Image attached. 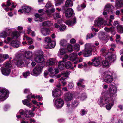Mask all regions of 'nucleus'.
Masks as SVG:
<instances>
[{
    "label": "nucleus",
    "instance_id": "24",
    "mask_svg": "<svg viewBox=\"0 0 123 123\" xmlns=\"http://www.w3.org/2000/svg\"><path fill=\"white\" fill-rule=\"evenodd\" d=\"M35 21H39L41 22L43 20V18L42 17V16L38 14H35Z\"/></svg>",
    "mask_w": 123,
    "mask_h": 123
},
{
    "label": "nucleus",
    "instance_id": "59",
    "mask_svg": "<svg viewBox=\"0 0 123 123\" xmlns=\"http://www.w3.org/2000/svg\"><path fill=\"white\" fill-rule=\"evenodd\" d=\"M61 73L62 75L65 77L68 76L69 74V72L67 71L62 72Z\"/></svg>",
    "mask_w": 123,
    "mask_h": 123
},
{
    "label": "nucleus",
    "instance_id": "58",
    "mask_svg": "<svg viewBox=\"0 0 123 123\" xmlns=\"http://www.w3.org/2000/svg\"><path fill=\"white\" fill-rule=\"evenodd\" d=\"M80 46L79 44H75L74 47V49L75 50L79 51L80 50Z\"/></svg>",
    "mask_w": 123,
    "mask_h": 123
},
{
    "label": "nucleus",
    "instance_id": "3",
    "mask_svg": "<svg viewBox=\"0 0 123 123\" xmlns=\"http://www.w3.org/2000/svg\"><path fill=\"white\" fill-rule=\"evenodd\" d=\"M96 48L91 44L87 43L85 45V48L83 51V54L84 56L88 57L92 55L91 52L92 50H94Z\"/></svg>",
    "mask_w": 123,
    "mask_h": 123
},
{
    "label": "nucleus",
    "instance_id": "20",
    "mask_svg": "<svg viewBox=\"0 0 123 123\" xmlns=\"http://www.w3.org/2000/svg\"><path fill=\"white\" fill-rule=\"evenodd\" d=\"M56 44V42L54 40V41L47 44V45L45 47L46 49L52 48L55 46Z\"/></svg>",
    "mask_w": 123,
    "mask_h": 123
},
{
    "label": "nucleus",
    "instance_id": "64",
    "mask_svg": "<svg viewBox=\"0 0 123 123\" xmlns=\"http://www.w3.org/2000/svg\"><path fill=\"white\" fill-rule=\"evenodd\" d=\"M111 48H110V50L111 51H114V48H115L116 47V45L114 44H111Z\"/></svg>",
    "mask_w": 123,
    "mask_h": 123
},
{
    "label": "nucleus",
    "instance_id": "40",
    "mask_svg": "<svg viewBox=\"0 0 123 123\" xmlns=\"http://www.w3.org/2000/svg\"><path fill=\"white\" fill-rule=\"evenodd\" d=\"M86 5L84 3H83L81 5L79 6L77 8L78 11H80L81 10L83 9L86 7Z\"/></svg>",
    "mask_w": 123,
    "mask_h": 123
},
{
    "label": "nucleus",
    "instance_id": "26",
    "mask_svg": "<svg viewBox=\"0 0 123 123\" xmlns=\"http://www.w3.org/2000/svg\"><path fill=\"white\" fill-rule=\"evenodd\" d=\"M104 30L107 32H111L112 34L113 35H115L116 33L115 32H113L115 30V29L113 27H111L109 28L105 27L104 28Z\"/></svg>",
    "mask_w": 123,
    "mask_h": 123
},
{
    "label": "nucleus",
    "instance_id": "51",
    "mask_svg": "<svg viewBox=\"0 0 123 123\" xmlns=\"http://www.w3.org/2000/svg\"><path fill=\"white\" fill-rule=\"evenodd\" d=\"M53 6L52 3L49 1H48L46 4L45 7L47 8H49Z\"/></svg>",
    "mask_w": 123,
    "mask_h": 123
},
{
    "label": "nucleus",
    "instance_id": "29",
    "mask_svg": "<svg viewBox=\"0 0 123 123\" xmlns=\"http://www.w3.org/2000/svg\"><path fill=\"white\" fill-rule=\"evenodd\" d=\"M117 32L120 33H123V26L118 25L117 26Z\"/></svg>",
    "mask_w": 123,
    "mask_h": 123
},
{
    "label": "nucleus",
    "instance_id": "38",
    "mask_svg": "<svg viewBox=\"0 0 123 123\" xmlns=\"http://www.w3.org/2000/svg\"><path fill=\"white\" fill-rule=\"evenodd\" d=\"M107 58L106 59V60H105L104 61L102 62V64L103 65L105 66H108L110 65L109 63L108 62V61L107 60H108L110 61L108 59V58L107 57ZM115 60H115L114 61L113 60H110V61H112V62H113Z\"/></svg>",
    "mask_w": 123,
    "mask_h": 123
},
{
    "label": "nucleus",
    "instance_id": "43",
    "mask_svg": "<svg viewBox=\"0 0 123 123\" xmlns=\"http://www.w3.org/2000/svg\"><path fill=\"white\" fill-rule=\"evenodd\" d=\"M60 54L61 55H64L66 53L65 50L64 49H60L59 51Z\"/></svg>",
    "mask_w": 123,
    "mask_h": 123
},
{
    "label": "nucleus",
    "instance_id": "4",
    "mask_svg": "<svg viewBox=\"0 0 123 123\" xmlns=\"http://www.w3.org/2000/svg\"><path fill=\"white\" fill-rule=\"evenodd\" d=\"M100 52L104 56L107 57L110 61L111 60L114 61L116 58V55L115 54H111L110 52L107 53V50L105 48H102L100 50Z\"/></svg>",
    "mask_w": 123,
    "mask_h": 123
},
{
    "label": "nucleus",
    "instance_id": "30",
    "mask_svg": "<svg viewBox=\"0 0 123 123\" xmlns=\"http://www.w3.org/2000/svg\"><path fill=\"white\" fill-rule=\"evenodd\" d=\"M25 61L24 60L20 59L17 62V65L18 67H22L24 66V62Z\"/></svg>",
    "mask_w": 123,
    "mask_h": 123
},
{
    "label": "nucleus",
    "instance_id": "35",
    "mask_svg": "<svg viewBox=\"0 0 123 123\" xmlns=\"http://www.w3.org/2000/svg\"><path fill=\"white\" fill-rule=\"evenodd\" d=\"M10 44L14 47L17 48L19 46L20 43L18 42L13 41Z\"/></svg>",
    "mask_w": 123,
    "mask_h": 123
},
{
    "label": "nucleus",
    "instance_id": "5",
    "mask_svg": "<svg viewBox=\"0 0 123 123\" xmlns=\"http://www.w3.org/2000/svg\"><path fill=\"white\" fill-rule=\"evenodd\" d=\"M43 67L41 66L38 65L36 66L31 72V74L35 76H37L40 74L42 71Z\"/></svg>",
    "mask_w": 123,
    "mask_h": 123
},
{
    "label": "nucleus",
    "instance_id": "37",
    "mask_svg": "<svg viewBox=\"0 0 123 123\" xmlns=\"http://www.w3.org/2000/svg\"><path fill=\"white\" fill-rule=\"evenodd\" d=\"M77 54L75 53H72L70 55V60H74L76 59H78V58L77 57Z\"/></svg>",
    "mask_w": 123,
    "mask_h": 123
},
{
    "label": "nucleus",
    "instance_id": "11",
    "mask_svg": "<svg viewBox=\"0 0 123 123\" xmlns=\"http://www.w3.org/2000/svg\"><path fill=\"white\" fill-rule=\"evenodd\" d=\"M57 62V61L55 59L50 58L47 60L46 64L47 66H52L56 64Z\"/></svg>",
    "mask_w": 123,
    "mask_h": 123
},
{
    "label": "nucleus",
    "instance_id": "21",
    "mask_svg": "<svg viewBox=\"0 0 123 123\" xmlns=\"http://www.w3.org/2000/svg\"><path fill=\"white\" fill-rule=\"evenodd\" d=\"M23 39L24 40H26L28 41V42L29 44H31L33 43V40L31 37H28L27 35H24Z\"/></svg>",
    "mask_w": 123,
    "mask_h": 123
},
{
    "label": "nucleus",
    "instance_id": "28",
    "mask_svg": "<svg viewBox=\"0 0 123 123\" xmlns=\"http://www.w3.org/2000/svg\"><path fill=\"white\" fill-rule=\"evenodd\" d=\"M58 67L60 70L63 69L65 67V63L63 61H59L58 62Z\"/></svg>",
    "mask_w": 123,
    "mask_h": 123
},
{
    "label": "nucleus",
    "instance_id": "53",
    "mask_svg": "<svg viewBox=\"0 0 123 123\" xmlns=\"http://www.w3.org/2000/svg\"><path fill=\"white\" fill-rule=\"evenodd\" d=\"M66 27L65 25H62L59 27V29L60 31H63L65 30Z\"/></svg>",
    "mask_w": 123,
    "mask_h": 123
},
{
    "label": "nucleus",
    "instance_id": "9",
    "mask_svg": "<svg viewBox=\"0 0 123 123\" xmlns=\"http://www.w3.org/2000/svg\"><path fill=\"white\" fill-rule=\"evenodd\" d=\"M75 97L76 99H80L81 100H83L87 97L86 94L84 93H81L77 92L75 94Z\"/></svg>",
    "mask_w": 123,
    "mask_h": 123
},
{
    "label": "nucleus",
    "instance_id": "39",
    "mask_svg": "<svg viewBox=\"0 0 123 123\" xmlns=\"http://www.w3.org/2000/svg\"><path fill=\"white\" fill-rule=\"evenodd\" d=\"M66 49L67 51L69 52H71L73 51L72 46L71 44H69L68 45Z\"/></svg>",
    "mask_w": 123,
    "mask_h": 123
},
{
    "label": "nucleus",
    "instance_id": "1",
    "mask_svg": "<svg viewBox=\"0 0 123 123\" xmlns=\"http://www.w3.org/2000/svg\"><path fill=\"white\" fill-rule=\"evenodd\" d=\"M117 90L115 87L113 86L110 87L109 91L102 92L101 94L102 96L98 101L100 106H103L107 103L111 101H113L114 98L116 96Z\"/></svg>",
    "mask_w": 123,
    "mask_h": 123
},
{
    "label": "nucleus",
    "instance_id": "19",
    "mask_svg": "<svg viewBox=\"0 0 123 123\" xmlns=\"http://www.w3.org/2000/svg\"><path fill=\"white\" fill-rule=\"evenodd\" d=\"M115 6L117 8H120L123 7V0H117L115 2Z\"/></svg>",
    "mask_w": 123,
    "mask_h": 123
},
{
    "label": "nucleus",
    "instance_id": "50",
    "mask_svg": "<svg viewBox=\"0 0 123 123\" xmlns=\"http://www.w3.org/2000/svg\"><path fill=\"white\" fill-rule=\"evenodd\" d=\"M78 102L76 101H73L72 103V105L73 107L74 108L76 107L78 105Z\"/></svg>",
    "mask_w": 123,
    "mask_h": 123
},
{
    "label": "nucleus",
    "instance_id": "57",
    "mask_svg": "<svg viewBox=\"0 0 123 123\" xmlns=\"http://www.w3.org/2000/svg\"><path fill=\"white\" fill-rule=\"evenodd\" d=\"M112 21L110 19H109L107 20L106 22L105 23V24L107 26H112V24H111V22Z\"/></svg>",
    "mask_w": 123,
    "mask_h": 123
},
{
    "label": "nucleus",
    "instance_id": "18",
    "mask_svg": "<svg viewBox=\"0 0 123 123\" xmlns=\"http://www.w3.org/2000/svg\"><path fill=\"white\" fill-rule=\"evenodd\" d=\"M105 81L108 83H110L112 82L113 80L112 77L109 75H106L104 79Z\"/></svg>",
    "mask_w": 123,
    "mask_h": 123
},
{
    "label": "nucleus",
    "instance_id": "62",
    "mask_svg": "<svg viewBox=\"0 0 123 123\" xmlns=\"http://www.w3.org/2000/svg\"><path fill=\"white\" fill-rule=\"evenodd\" d=\"M93 37L94 35L92 33L88 34L87 35L86 39H90Z\"/></svg>",
    "mask_w": 123,
    "mask_h": 123
},
{
    "label": "nucleus",
    "instance_id": "46",
    "mask_svg": "<svg viewBox=\"0 0 123 123\" xmlns=\"http://www.w3.org/2000/svg\"><path fill=\"white\" fill-rule=\"evenodd\" d=\"M65 67L67 69L70 68L71 66V64L70 62L68 61L65 64Z\"/></svg>",
    "mask_w": 123,
    "mask_h": 123
},
{
    "label": "nucleus",
    "instance_id": "14",
    "mask_svg": "<svg viewBox=\"0 0 123 123\" xmlns=\"http://www.w3.org/2000/svg\"><path fill=\"white\" fill-rule=\"evenodd\" d=\"M62 93V91L58 89H56L54 90L52 92V96L54 97L60 96Z\"/></svg>",
    "mask_w": 123,
    "mask_h": 123
},
{
    "label": "nucleus",
    "instance_id": "47",
    "mask_svg": "<svg viewBox=\"0 0 123 123\" xmlns=\"http://www.w3.org/2000/svg\"><path fill=\"white\" fill-rule=\"evenodd\" d=\"M48 71L50 73V76L53 78H54V76H55V75L53 72H52L53 71V69L52 68H49L48 69Z\"/></svg>",
    "mask_w": 123,
    "mask_h": 123
},
{
    "label": "nucleus",
    "instance_id": "48",
    "mask_svg": "<svg viewBox=\"0 0 123 123\" xmlns=\"http://www.w3.org/2000/svg\"><path fill=\"white\" fill-rule=\"evenodd\" d=\"M67 41L66 40L62 39L60 41V44L61 45L64 46L67 44Z\"/></svg>",
    "mask_w": 123,
    "mask_h": 123
},
{
    "label": "nucleus",
    "instance_id": "55",
    "mask_svg": "<svg viewBox=\"0 0 123 123\" xmlns=\"http://www.w3.org/2000/svg\"><path fill=\"white\" fill-rule=\"evenodd\" d=\"M44 41L46 42H47V44L51 42V38L49 37H47L45 38Z\"/></svg>",
    "mask_w": 123,
    "mask_h": 123
},
{
    "label": "nucleus",
    "instance_id": "15",
    "mask_svg": "<svg viewBox=\"0 0 123 123\" xmlns=\"http://www.w3.org/2000/svg\"><path fill=\"white\" fill-rule=\"evenodd\" d=\"M31 10V8L28 6H24L22 7V9L18 10V11L20 12L21 13L23 12L25 13L29 12Z\"/></svg>",
    "mask_w": 123,
    "mask_h": 123
},
{
    "label": "nucleus",
    "instance_id": "27",
    "mask_svg": "<svg viewBox=\"0 0 123 123\" xmlns=\"http://www.w3.org/2000/svg\"><path fill=\"white\" fill-rule=\"evenodd\" d=\"M76 23V18L75 17L73 18L71 20L67 21L66 24L69 26H71Z\"/></svg>",
    "mask_w": 123,
    "mask_h": 123
},
{
    "label": "nucleus",
    "instance_id": "16",
    "mask_svg": "<svg viewBox=\"0 0 123 123\" xmlns=\"http://www.w3.org/2000/svg\"><path fill=\"white\" fill-rule=\"evenodd\" d=\"M73 98V95L71 93H67L65 94V99L67 101H71L72 99Z\"/></svg>",
    "mask_w": 123,
    "mask_h": 123
},
{
    "label": "nucleus",
    "instance_id": "52",
    "mask_svg": "<svg viewBox=\"0 0 123 123\" xmlns=\"http://www.w3.org/2000/svg\"><path fill=\"white\" fill-rule=\"evenodd\" d=\"M64 0H55V5L57 6H59Z\"/></svg>",
    "mask_w": 123,
    "mask_h": 123
},
{
    "label": "nucleus",
    "instance_id": "2",
    "mask_svg": "<svg viewBox=\"0 0 123 123\" xmlns=\"http://www.w3.org/2000/svg\"><path fill=\"white\" fill-rule=\"evenodd\" d=\"M24 113H25L24 115L25 117H22V118L24 119H26V118L31 117H32L33 115V113L31 111L26 110L25 112L22 109H21L20 110L19 112L17 113L16 115L17 118H22L21 115H22Z\"/></svg>",
    "mask_w": 123,
    "mask_h": 123
},
{
    "label": "nucleus",
    "instance_id": "45",
    "mask_svg": "<svg viewBox=\"0 0 123 123\" xmlns=\"http://www.w3.org/2000/svg\"><path fill=\"white\" fill-rule=\"evenodd\" d=\"M4 66L5 67V68H10L11 66V62L10 61L6 62Z\"/></svg>",
    "mask_w": 123,
    "mask_h": 123
},
{
    "label": "nucleus",
    "instance_id": "56",
    "mask_svg": "<svg viewBox=\"0 0 123 123\" xmlns=\"http://www.w3.org/2000/svg\"><path fill=\"white\" fill-rule=\"evenodd\" d=\"M2 57L3 58V60H5L6 59L9 58V56L8 54H1Z\"/></svg>",
    "mask_w": 123,
    "mask_h": 123
},
{
    "label": "nucleus",
    "instance_id": "36",
    "mask_svg": "<svg viewBox=\"0 0 123 123\" xmlns=\"http://www.w3.org/2000/svg\"><path fill=\"white\" fill-rule=\"evenodd\" d=\"M112 10L111 7L109 4H106L104 9V11H106L108 12L111 11Z\"/></svg>",
    "mask_w": 123,
    "mask_h": 123
},
{
    "label": "nucleus",
    "instance_id": "49",
    "mask_svg": "<svg viewBox=\"0 0 123 123\" xmlns=\"http://www.w3.org/2000/svg\"><path fill=\"white\" fill-rule=\"evenodd\" d=\"M61 16L58 13H55L53 15V17L54 19H56L60 17Z\"/></svg>",
    "mask_w": 123,
    "mask_h": 123
},
{
    "label": "nucleus",
    "instance_id": "6",
    "mask_svg": "<svg viewBox=\"0 0 123 123\" xmlns=\"http://www.w3.org/2000/svg\"><path fill=\"white\" fill-rule=\"evenodd\" d=\"M8 93V90L5 88L0 89V99L1 101H4L7 98V94Z\"/></svg>",
    "mask_w": 123,
    "mask_h": 123
},
{
    "label": "nucleus",
    "instance_id": "63",
    "mask_svg": "<svg viewBox=\"0 0 123 123\" xmlns=\"http://www.w3.org/2000/svg\"><path fill=\"white\" fill-rule=\"evenodd\" d=\"M45 12L47 14V16L49 17H50L51 15L49 10H46L45 11Z\"/></svg>",
    "mask_w": 123,
    "mask_h": 123
},
{
    "label": "nucleus",
    "instance_id": "42",
    "mask_svg": "<svg viewBox=\"0 0 123 123\" xmlns=\"http://www.w3.org/2000/svg\"><path fill=\"white\" fill-rule=\"evenodd\" d=\"M12 38L8 37L7 39L4 41V42L6 44H9L10 42H12Z\"/></svg>",
    "mask_w": 123,
    "mask_h": 123
},
{
    "label": "nucleus",
    "instance_id": "32",
    "mask_svg": "<svg viewBox=\"0 0 123 123\" xmlns=\"http://www.w3.org/2000/svg\"><path fill=\"white\" fill-rule=\"evenodd\" d=\"M114 101V100H113V101H111L109 102H112L111 103L110 102L106 106V109L108 110H110L112 107L114 105V103L113 102ZM109 103V102L108 103ZM107 103H106L107 104Z\"/></svg>",
    "mask_w": 123,
    "mask_h": 123
},
{
    "label": "nucleus",
    "instance_id": "17",
    "mask_svg": "<svg viewBox=\"0 0 123 123\" xmlns=\"http://www.w3.org/2000/svg\"><path fill=\"white\" fill-rule=\"evenodd\" d=\"M1 71L2 74L5 76L9 75L11 72V70L9 68H1Z\"/></svg>",
    "mask_w": 123,
    "mask_h": 123
},
{
    "label": "nucleus",
    "instance_id": "25",
    "mask_svg": "<svg viewBox=\"0 0 123 123\" xmlns=\"http://www.w3.org/2000/svg\"><path fill=\"white\" fill-rule=\"evenodd\" d=\"M34 60L35 62L37 63H40L43 62L44 59L43 57L37 56L35 57Z\"/></svg>",
    "mask_w": 123,
    "mask_h": 123
},
{
    "label": "nucleus",
    "instance_id": "60",
    "mask_svg": "<svg viewBox=\"0 0 123 123\" xmlns=\"http://www.w3.org/2000/svg\"><path fill=\"white\" fill-rule=\"evenodd\" d=\"M29 74L30 72L29 71H27L25 72H24L23 74V76L25 78H26Z\"/></svg>",
    "mask_w": 123,
    "mask_h": 123
},
{
    "label": "nucleus",
    "instance_id": "12",
    "mask_svg": "<svg viewBox=\"0 0 123 123\" xmlns=\"http://www.w3.org/2000/svg\"><path fill=\"white\" fill-rule=\"evenodd\" d=\"M64 13L65 16L66 17H70L73 15L74 12L72 8H69L65 11Z\"/></svg>",
    "mask_w": 123,
    "mask_h": 123
},
{
    "label": "nucleus",
    "instance_id": "7",
    "mask_svg": "<svg viewBox=\"0 0 123 123\" xmlns=\"http://www.w3.org/2000/svg\"><path fill=\"white\" fill-rule=\"evenodd\" d=\"M64 104L63 100L62 98H59L57 99L55 102L54 106L57 108L62 107Z\"/></svg>",
    "mask_w": 123,
    "mask_h": 123
},
{
    "label": "nucleus",
    "instance_id": "61",
    "mask_svg": "<svg viewBox=\"0 0 123 123\" xmlns=\"http://www.w3.org/2000/svg\"><path fill=\"white\" fill-rule=\"evenodd\" d=\"M11 3L10 2V1L9 0H8L7 1L6 4V5H5L4 4H3L2 5V7H7L10 6L11 5Z\"/></svg>",
    "mask_w": 123,
    "mask_h": 123
},
{
    "label": "nucleus",
    "instance_id": "22",
    "mask_svg": "<svg viewBox=\"0 0 123 123\" xmlns=\"http://www.w3.org/2000/svg\"><path fill=\"white\" fill-rule=\"evenodd\" d=\"M73 5V2L70 0H67L66 2L65 6L63 7V9H65V7H71Z\"/></svg>",
    "mask_w": 123,
    "mask_h": 123
},
{
    "label": "nucleus",
    "instance_id": "23",
    "mask_svg": "<svg viewBox=\"0 0 123 123\" xmlns=\"http://www.w3.org/2000/svg\"><path fill=\"white\" fill-rule=\"evenodd\" d=\"M23 104L28 107L31 108L32 106V104L27 99L23 100L22 101Z\"/></svg>",
    "mask_w": 123,
    "mask_h": 123
},
{
    "label": "nucleus",
    "instance_id": "34",
    "mask_svg": "<svg viewBox=\"0 0 123 123\" xmlns=\"http://www.w3.org/2000/svg\"><path fill=\"white\" fill-rule=\"evenodd\" d=\"M25 57L27 59H30L32 56V53L31 51H28L25 52Z\"/></svg>",
    "mask_w": 123,
    "mask_h": 123
},
{
    "label": "nucleus",
    "instance_id": "54",
    "mask_svg": "<svg viewBox=\"0 0 123 123\" xmlns=\"http://www.w3.org/2000/svg\"><path fill=\"white\" fill-rule=\"evenodd\" d=\"M74 84L72 82H69L68 85V87L70 89H72L74 87Z\"/></svg>",
    "mask_w": 123,
    "mask_h": 123
},
{
    "label": "nucleus",
    "instance_id": "44",
    "mask_svg": "<svg viewBox=\"0 0 123 123\" xmlns=\"http://www.w3.org/2000/svg\"><path fill=\"white\" fill-rule=\"evenodd\" d=\"M12 35L13 37L16 38H18L20 36L19 33L17 31L14 32L13 33Z\"/></svg>",
    "mask_w": 123,
    "mask_h": 123
},
{
    "label": "nucleus",
    "instance_id": "41",
    "mask_svg": "<svg viewBox=\"0 0 123 123\" xmlns=\"http://www.w3.org/2000/svg\"><path fill=\"white\" fill-rule=\"evenodd\" d=\"M7 35L6 31H3L0 34V37L1 38H5L6 37Z\"/></svg>",
    "mask_w": 123,
    "mask_h": 123
},
{
    "label": "nucleus",
    "instance_id": "33",
    "mask_svg": "<svg viewBox=\"0 0 123 123\" xmlns=\"http://www.w3.org/2000/svg\"><path fill=\"white\" fill-rule=\"evenodd\" d=\"M52 25H53V23L49 21H44L42 23L43 26H49Z\"/></svg>",
    "mask_w": 123,
    "mask_h": 123
},
{
    "label": "nucleus",
    "instance_id": "31",
    "mask_svg": "<svg viewBox=\"0 0 123 123\" xmlns=\"http://www.w3.org/2000/svg\"><path fill=\"white\" fill-rule=\"evenodd\" d=\"M35 57H43V53L41 50H37L35 52Z\"/></svg>",
    "mask_w": 123,
    "mask_h": 123
},
{
    "label": "nucleus",
    "instance_id": "10",
    "mask_svg": "<svg viewBox=\"0 0 123 123\" xmlns=\"http://www.w3.org/2000/svg\"><path fill=\"white\" fill-rule=\"evenodd\" d=\"M103 23V19L101 17H99L97 18L95 20L94 25V26L98 27L102 25Z\"/></svg>",
    "mask_w": 123,
    "mask_h": 123
},
{
    "label": "nucleus",
    "instance_id": "8",
    "mask_svg": "<svg viewBox=\"0 0 123 123\" xmlns=\"http://www.w3.org/2000/svg\"><path fill=\"white\" fill-rule=\"evenodd\" d=\"M101 58L99 57H94L92 60V61L93 62V65L95 66H99L101 64Z\"/></svg>",
    "mask_w": 123,
    "mask_h": 123
},
{
    "label": "nucleus",
    "instance_id": "13",
    "mask_svg": "<svg viewBox=\"0 0 123 123\" xmlns=\"http://www.w3.org/2000/svg\"><path fill=\"white\" fill-rule=\"evenodd\" d=\"M40 32L44 36H46L50 33V29L49 28H41Z\"/></svg>",
    "mask_w": 123,
    "mask_h": 123
}]
</instances>
